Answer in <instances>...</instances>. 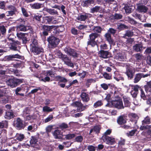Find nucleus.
Returning <instances> with one entry per match:
<instances>
[{"label":"nucleus","instance_id":"774afa93","mask_svg":"<svg viewBox=\"0 0 151 151\" xmlns=\"http://www.w3.org/2000/svg\"><path fill=\"white\" fill-rule=\"evenodd\" d=\"M116 31V30H115L114 29L112 28H109V29L108 30L107 32H109V34L110 33L114 35L115 34Z\"/></svg>","mask_w":151,"mask_h":151},{"label":"nucleus","instance_id":"13d9d810","mask_svg":"<svg viewBox=\"0 0 151 151\" xmlns=\"http://www.w3.org/2000/svg\"><path fill=\"white\" fill-rule=\"evenodd\" d=\"M136 131L137 130L136 129L132 130L129 133H127V135L129 137L133 136L135 134Z\"/></svg>","mask_w":151,"mask_h":151},{"label":"nucleus","instance_id":"473e14b6","mask_svg":"<svg viewBox=\"0 0 151 151\" xmlns=\"http://www.w3.org/2000/svg\"><path fill=\"white\" fill-rule=\"evenodd\" d=\"M136 122L134 121V122H132V121L130 123V125H124L122 126V128L124 129H132V128H134V127L132 126V124H136Z\"/></svg>","mask_w":151,"mask_h":151},{"label":"nucleus","instance_id":"a18cd8bd","mask_svg":"<svg viewBox=\"0 0 151 151\" xmlns=\"http://www.w3.org/2000/svg\"><path fill=\"white\" fill-rule=\"evenodd\" d=\"M37 142V140L35 137H32L30 140V142L32 146L33 147Z\"/></svg>","mask_w":151,"mask_h":151},{"label":"nucleus","instance_id":"7c9ffc66","mask_svg":"<svg viewBox=\"0 0 151 151\" xmlns=\"http://www.w3.org/2000/svg\"><path fill=\"white\" fill-rule=\"evenodd\" d=\"M117 122L119 124H122L126 123V119L123 116H120L117 119Z\"/></svg>","mask_w":151,"mask_h":151},{"label":"nucleus","instance_id":"a878e982","mask_svg":"<svg viewBox=\"0 0 151 151\" xmlns=\"http://www.w3.org/2000/svg\"><path fill=\"white\" fill-rule=\"evenodd\" d=\"M133 48L136 52H141L142 50V45L141 44H136L133 46Z\"/></svg>","mask_w":151,"mask_h":151},{"label":"nucleus","instance_id":"e2e57ef3","mask_svg":"<svg viewBox=\"0 0 151 151\" xmlns=\"http://www.w3.org/2000/svg\"><path fill=\"white\" fill-rule=\"evenodd\" d=\"M60 128L62 129H66L68 128V125L65 123H63L61 124L59 126Z\"/></svg>","mask_w":151,"mask_h":151},{"label":"nucleus","instance_id":"f3484780","mask_svg":"<svg viewBox=\"0 0 151 151\" xmlns=\"http://www.w3.org/2000/svg\"><path fill=\"white\" fill-rule=\"evenodd\" d=\"M54 26H48L47 25H44L43 26V29L42 32V34L44 36H47L48 35V32L50 31V30L52 29Z\"/></svg>","mask_w":151,"mask_h":151},{"label":"nucleus","instance_id":"9d476101","mask_svg":"<svg viewBox=\"0 0 151 151\" xmlns=\"http://www.w3.org/2000/svg\"><path fill=\"white\" fill-rule=\"evenodd\" d=\"M99 57L103 58H108L111 56V54L108 51L104 50H101L99 52Z\"/></svg>","mask_w":151,"mask_h":151},{"label":"nucleus","instance_id":"4468645a","mask_svg":"<svg viewBox=\"0 0 151 151\" xmlns=\"http://www.w3.org/2000/svg\"><path fill=\"white\" fill-rule=\"evenodd\" d=\"M17 35L19 39L22 40L23 43H26L27 41V34L19 32L17 33Z\"/></svg>","mask_w":151,"mask_h":151},{"label":"nucleus","instance_id":"338daca9","mask_svg":"<svg viewBox=\"0 0 151 151\" xmlns=\"http://www.w3.org/2000/svg\"><path fill=\"white\" fill-rule=\"evenodd\" d=\"M88 149L89 151H94L96 150V147L93 145H89L88 147Z\"/></svg>","mask_w":151,"mask_h":151},{"label":"nucleus","instance_id":"9b49d317","mask_svg":"<svg viewBox=\"0 0 151 151\" xmlns=\"http://www.w3.org/2000/svg\"><path fill=\"white\" fill-rule=\"evenodd\" d=\"M64 51L66 53L70 56H72L74 57L77 56V54L75 51L68 47H65Z\"/></svg>","mask_w":151,"mask_h":151},{"label":"nucleus","instance_id":"f03ea898","mask_svg":"<svg viewBox=\"0 0 151 151\" xmlns=\"http://www.w3.org/2000/svg\"><path fill=\"white\" fill-rule=\"evenodd\" d=\"M111 104L110 103L107 104L106 105V106L110 107L114 106L118 109H122L124 108L122 101L121 100L111 101Z\"/></svg>","mask_w":151,"mask_h":151},{"label":"nucleus","instance_id":"c9c22d12","mask_svg":"<svg viewBox=\"0 0 151 151\" xmlns=\"http://www.w3.org/2000/svg\"><path fill=\"white\" fill-rule=\"evenodd\" d=\"M37 42L36 39H33L32 40V43L30 45V49H32L33 47L37 46Z\"/></svg>","mask_w":151,"mask_h":151},{"label":"nucleus","instance_id":"b1692460","mask_svg":"<svg viewBox=\"0 0 151 151\" xmlns=\"http://www.w3.org/2000/svg\"><path fill=\"white\" fill-rule=\"evenodd\" d=\"M14 117V114L12 111H6L5 113L4 117L5 119H9L13 118Z\"/></svg>","mask_w":151,"mask_h":151},{"label":"nucleus","instance_id":"37998d69","mask_svg":"<svg viewBox=\"0 0 151 151\" xmlns=\"http://www.w3.org/2000/svg\"><path fill=\"white\" fill-rule=\"evenodd\" d=\"M124 9L126 13L129 14L131 12L132 9L127 5H126Z\"/></svg>","mask_w":151,"mask_h":151},{"label":"nucleus","instance_id":"dca6fc26","mask_svg":"<svg viewBox=\"0 0 151 151\" xmlns=\"http://www.w3.org/2000/svg\"><path fill=\"white\" fill-rule=\"evenodd\" d=\"M149 75L146 74L144 75L142 73H139L136 74L134 79V82L135 83H137L140 80L142 77L145 78L148 76Z\"/></svg>","mask_w":151,"mask_h":151},{"label":"nucleus","instance_id":"a211bd4d","mask_svg":"<svg viewBox=\"0 0 151 151\" xmlns=\"http://www.w3.org/2000/svg\"><path fill=\"white\" fill-rule=\"evenodd\" d=\"M90 14H80L78 15L76 19L80 21H85L86 20L88 19Z\"/></svg>","mask_w":151,"mask_h":151},{"label":"nucleus","instance_id":"6e6d98bb","mask_svg":"<svg viewBox=\"0 0 151 151\" xmlns=\"http://www.w3.org/2000/svg\"><path fill=\"white\" fill-rule=\"evenodd\" d=\"M75 134H68L65 135V138L68 139H71L75 137Z\"/></svg>","mask_w":151,"mask_h":151},{"label":"nucleus","instance_id":"2f4dec72","mask_svg":"<svg viewBox=\"0 0 151 151\" xmlns=\"http://www.w3.org/2000/svg\"><path fill=\"white\" fill-rule=\"evenodd\" d=\"M15 137L19 141H21L23 140L25 137V136L23 134L17 133L16 134Z\"/></svg>","mask_w":151,"mask_h":151},{"label":"nucleus","instance_id":"8fccbe9b","mask_svg":"<svg viewBox=\"0 0 151 151\" xmlns=\"http://www.w3.org/2000/svg\"><path fill=\"white\" fill-rule=\"evenodd\" d=\"M150 123V119L148 116H147L145 119L142 121V124H149Z\"/></svg>","mask_w":151,"mask_h":151},{"label":"nucleus","instance_id":"c03bdc74","mask_svg":"<svg viewBox=\"0 0 151 151\" xmlns=\"http://www.w3.org/2000/svg\"><path fill=\"white\" fill-rule=\"evenodd\" d=\"M133 17L136 19H138L140 21H142L141 18L142 16L139 14H137L136 12H134L132 15Z\"/></svg>","mask_w":151,"mask_h":151},{"label":"nucleus","instance_id":"4d7b16f0","mask_svg":"<svg viewBox=\"0 0 151 151\" xmlns=\"http://www.w3.org/2000/svg\"><path fill=\"white\" fill-rule=\"evenodd\" d=\"M114 19H120L122 18V16L120 14H115L114 16Z\"/></svg>","mask_w":151,"mask_h":151},{"label":"nucleus","instance_id":"69168bd1","mask_svg":"<svg viewBox=\"0 0 151 151\" xmlns=\"http://www.w3.org/2000/svg\"><path fill=\"white\" fill-rule=\"evenodd\" d=\"M75 139L76 141L78 142H81L82 141L83 138L82 136H79L76 137Z\"/></svg>","mask_w":151,"mask_h":151},{"label":"nucleus","instance_id":"0eeeda50","mask_svg":"<svg viewBox=\"0 0 151 151\" xmlns=\"http://www.w3.org/2000/svg\"><path fill=\"white\" fill-rule=\"evenodd\" d=\"M47 40L49 43L54 47H56L60 42V40L58 38L54 36L50 37L48 38Z\"/></svg>","mask_w":151,"mask_h":151},{"label":"nucleus","instance_id":"bb28decb","mask_svg":"<svg viewBox=\"0 0 151 151\" xmlns=\"http://www.w3.org/2000/svg\"><path fill=\"white\" fill-rule=\"evenodd\" d=\"M140 92L141 97L144 100H147V101H148V99H149L151 97V96H150L148 94L146 96L144 92L142 89H141Z\"/></svg>","mask_w":151,"mask_h":151},{"label":"nucleus","instance_id":"0e129e2a","mask_svg":"<svg viewBox=\"0 0 151 151\" xmlns=\"http://www.w3.org/2000/svg\"><path fill=\"white\" fill-rule=\"evenodd\" d=\"M151 128V126L147 125L145 126L142 125L140 127V129L142 130L148 129Z\"/></svg>","mask_w":151,"mask_h":151},{"label":"nucleus","instance_id":"052dcab7","mask_svg":"<svg viewBox=\"0 0 151 151\" xmlns=\"http://www.w3.org/2000/svg\"><path fill=\"white\" fill-rule=\"evenodd\" d=\"M105 99L108 101V103H110V104H111V101L110 102V100L111 99V95L110 94H107L106 95V97L105 98Z\"/></svg>","mask_w":151,"mask_h":151},{"label":"nucleus","instance_id":"f704fd0d","mask_svg":"<svg viewBox=\"0 0 151 151\" xmlns=\"http://www.w3.org/2000/svg\"><path fill=\"white\" fill-rule=\"evenodd\" d=\"M114 79L117 81H120L124 80V78L121 76L116 74L114 77Z\"/></svg>","mask_w":151,"mask_h":151},{"label":"nucleus","instance_id":"2eb2a0df","mask_svg":"<svg viewBox=\"0 0 151 151\" xmlns=\"http://www.w3.org/2000/svg\"><path fill=\"white\" fill-rule=\"evenodd\" d=\"M14 125L18 129H20L23 128V125L22 121L19 118H17L14 121Z\"/></svg>","mask_w":151,"mask_h":151},{"label":"nucleus","instance_id":"79ce46f5","mask_svg":"<svg viewBox=\"0 0 151 151\" xmlns=\"http://www.w3.org/2000/svg\"><path fill=\"white\" fill-rule=\"evenodd\" d=\"M132 89L135 92H136L138 93V91L139 89H141L140 87L138 85H132Z\"/></svg>","mask_w":151,"mask_h":151},{"label":"nucleus","instance_id":"09e8293b","mask_svg":"<svg viewBox=\"0 0 151 151\" xmlns=\"http://www.w3.org/2000/svg\"><path fill=\"white\" fill-rule=\"evenodd\" d=\"M1 46L2 47H7V45L9 43L8 41L7 40H4L2 41L1 42Z\"/></svg>","mask_w":151,"mask_h":151},{"label":"nucleus","instance_id":"393cba45","mask_svg":"<svg viewBox=\"0 0 151 151\" xmlns=\"http://www.w3.org/2000/svg\"><path fill=\"white\" fill-rule=\"evenodd\" d=\"M45 11L49 13L50 14L52 15H58V12L57 10L53 9L48 8H45Z\"/></svg>","mask_w":151,"mask_h":151},{"label":"nucleus","instance_id":"49530a36","mask_svg":"<svg viewBox=\"0 0 151 151\" xmlns=\"http://www.w3.org/2000/svg\"><path fill=\"white\" fill-rule=\"evenodd\" d=\"M117 28L119 30H122L127 28V27L123 24H120L117 26Z\"/></svg>","mask_w":151,"mask_h":151},{"label":"nucleus","instance_id":"680f3d73","mask_svg":"<svg viewBox=\"0 0 151 151\" xmlns=\"http://www.w3.org/2000/svg\"><path fill=\"white\" fill-rule=\"evenodd\" d=\"M53 116L52 115H49L47 117L45 120V122L47 123L51 121L53 119Z\"/></svg>","mask_w":151,"mask_h":151},{"label":"nucleus","instance_id":"5fc2aeb1","mask_svg":"<svg viewBox=\"0 0 151 151\" xmlns=\"http://www.w3.org/2000/svg\"><path fill=\"white\" fill-rule=\"evenodd\" d=\"M100 9V7L98 6H96L91 9V12L93 13L95 12H98Z\"/></svg>","mask_w":151,"mask_h":151},{"label":"nucleus","instance_id":"1a4fd4ad","mask_svg":"<svg viewBox=\"0 0 151 151\" xmlns=\"http://www.w3.org/2000/svg\"><path fill=\"white\" fill-rule=\"evenodd\" d=\"M102 138L104 142L109 145L113 144L115 142L114 138L108 136H103Z\"/></svg>","mask_w":151,"mask_h":151},{"label":"nucleus","instance_id":"412c9836","mask_svg":"<svg viewBox=\"0 0 151 151\" xmlns=\"http://www.w3.org/2000/svg\"><path fill=\"white\" fill-rule=\"evenodd\" d=\"M105 37L106 40L108 42L109 44H110L111 45H115V42L114 40L111 38V35L109 33V32H107L105 34Z\"/></svg>","mask_w":151,"mask_h":151},{"label":"nucleus","instance_id":"6e6552de","mask_svg":"<svg viewBox=\"0 0 151 151\" xmlns=\"http://www.w3.org/2000/svg\"><path fill=\"white\" fill-rule=\"evenodd\" d=\"M136 10L139 12L143 13H146L148 10V8L144 5L138 4H136Z\"/></svg>","mask_w":151,"mask_h":151},{"label":"nucleus","instance_id":"bf43d9fd","mask_svg":"<svg viewBox=\"0 0 151 151\" xmlns=\"http://www.w3.org/2000/svg\"><path fill=\"white\" fill-rule=\"evenodd\" d=\"M95 81L94 80L92 79H88L87 80V82L86 83V85L88 87L89 86V85L91 84L93 82Z\"/></svg>","mask_w":151,"mask_h":151},{"label":"nucleus","instance_id":"58836bf2","mask_svg":"<svg viewBox=\"0 0 151 151\" xmlns=\"http://www.w3.org/2000/svg\"><path fill=\"white\" fill-rule=\"evenodd\" d=\"M44 20L47 21V22L50 23L52 22L54 19V17L51 16H46L43 17Z\"/></svg>","mask_w":151,"mask_h":151},{"label":"nucleus","instance_id":"423d86ee","mask_svg":"<svg viewBox=\"0 0 151 151\" xmlns=\"http://www.w3.org/2000/svg\"><path fill=\"white\" fill-rule=\"evenodd\" d=\"M60 58L64 62V63L67 65L68 66L73 68L74 65L72 63L70 59L67 56V55H63L61 54L60 55Z\"/></svg>","mask_w":151,"mask_h":151},{"label":"nucleus","instance_id":"5701e85b","mask_svg":"<svg viewBox=\"0 0 151 151\" xmlns=\"http://www.w3.org/2000/svg\"><path fill=\"white\" fill-rule=\"evenodd\" d=\"M81 96L82 100L84 102H87L89 100L88 94L85 92H82Z\"/></svg>","mask_w":151,"mask_h":151},{"label":"nucleus","instance_id":"a19ab883","mask_svg":"<svg viewBox=\"0 0 151 151\" xmlns=\"http://www.w3.org/2000/svg\"><path fill=\"white\" fill-rule=\"evenodd\" d=\"M145 90L150 96H151V86H145Z\"/></svg>","mask_w":151,"mask_h":151},{"label":"nucleus","instance_id":"cd10ccee","mask_svg":"<svg viewBox=\"0 0 151 151\" xmlns=\"http://www.w3.org/2000/svg\"><path fill=\"white\" fill-rule=\"evenodd\" d=\"M73 106H76L78 107L77 109L79 111H82L83 109H82V104L80 102H74L73 104Z\"/></svg>","mask_w":151,"mask_h":151},{"label":"nucleus","instance_id":"3c124183","mask_svg":"<svg viewBox=\"0 0 151 151\" xmlns=\"http://www.w3.org/2000/svg\"><path fill=\"white\" fill-rule=\"evenodd\" d=\"M135 57L137 60L138 61L141 60L143 58L142 55L139 53L136 54L135 55Z\"/></svg>","mask_w":151,"mask_h":151},{"label":"nucleus","instance_id":"aec40b11","mask_svg":"<svg viewBox=\"0 0 151 151\" xmlns=\"http://www.w3.org/2000/svg\"><path fill=\"white\" fill-rule=\"evenodd\" d=\"M53 134L55 139H60L63 137L62 133L59 129L55 130L53 132Z\"/></svg>","mask_w":151,"mask_h":151},{"label":"nucleus","instance_id":"f8f14e48","mask_svg":"<svg viewBox=\"0 0 151 151\" xmlns=\"http://www.w3.org/2000/svg\"><path fill=\"white\" fill-rule=\"evenodd\" d=\"M135 71V68L132 66H130L127 68L126 74L128 77L131 78L133 77V74Z\"/></svg>","mask_w":151,"mask_h":151},{"label":"nucleus","instance_id":"6ab92c4d","mask_svg":"<svg viewBox=\"0 0 151 151\" xmlns=\"http://www.w3.org/2000/svg\"><path fill=\"white\" fill-rule=\"evenodd\" d=\"M16 37L13 34H10L7 39L9 43H12V42H16L17 44H20V42L18 41L15 40Z\"/></svg>","mask_w":151,"mask_h":151},{"label":"nucleus","instance_id":"ea45409f","mask_svg":"<svg viewBox=\"0 0 151 151\" xmlns=\"http://www.w3.org/2000/svg\"><path fill=\"white\" fill-rule=\"evenodd\" d=\"M53 109L47 106H44L43 107V111L45 112H50L52 111Z\"/></svg>","mask_w":151,"mask_h":151},{"label":"nucleus","instance_id":"4be33fe9","mask_svg":"<svg viewBox=\"0 0 151 151\" xmlns=\"http://www.w3.org/2000/svg\"><path fill=\"white\" fill-rule=\"evenodd\" d=\"M32 52L35 55H38L40 52H42L43 51V50L41 47H38L37 46L33 47L32 49Z\"/></svg>","mask_w":151,"mask_h":151},{"label":"nucleus","instance_id":"c85d7f7f","mask_svg":"<svg viewBox=\"0 0 151 151\" xmlns=\"http://www.w3.org/2000/svg\"><path fill=\"white\" fill-rule=\"evenodd\" d=\"M9 43L11 45L10 47L11 49L14 51L18 50V49L19 48V46L17 45L18 44H17L15 42H12V43Z\"/></svg>","mask_w":151,"mask_h":151},{"label":"nucleus","instance_id":"c756f323","mask_svg":"<svg viewBox=\"0 0 151 151\" xmlns=\"http://www.w3.org/2000/svg\"><path fill=\"white\" fill-rule=\"evenodd\" d=\"M94 2L93 0H87L83 1L82 4L84 6H88Z\"/></svg>","mask_w":151,"mask_h":151},{"label":"nucleus","instance_id":"603ef678","mask_svg":"<svg viewBox=\"0 0 151 151\" xmlns=\"http://www.w3.org/2000/svg\"><path fill=\"white\" fill-rule=\"evenodd\" d=\"M102 104L103 103L101 101H98L94 104L93 106L96 108L101 106Z\"/></svg>","mask_w":151,"mask_h":151},{"label":"nucleus","instance_id":"ddd939ff","mask_svg":"<svg viewBox=\"0 0 151 151\" xmlns=\"http://www.w3.org/2000/svg\"><path fill=\"white\" fill-rule=\"evenodd\" d=\"M114 58L119 61H124L126 59V55L124 52L118 53L115 56Z\"/></svg>","mask_w":151,"mask_h":151},{"label":"nucleus","instance_id":"e433bc0d","mask_svg":"<svg viewBox=\"0 0 151 151\" xmlns=\"http://www.w3.org/2000/svg\"><path fill=\"white\" fill-rule=\"evenodd\" d=\"M8 126V122L6 121H3L0 122V128L6 127Z\"/></svg>","mask_w":151,"mask_h":151},{"label":"nucleus","instance_id":"4c0bfd02","mask_svg":"<svg viewBox=\"0 0 151 151\" xmlns=\"http://www.w3.org/2000/svg\"><path fill=\"white\" fill-rule=\"evenodd\" d=\"M56 78L58 81L60 82L65 83L67 81V80L65 78L60 76H57Z\"/></svg>","mask_w":151,"mask_h":151},{"label":"nucleus","instance_id":"72a5a7b5","mask_svg":"<svg viewBox=\"0 0 151 151\" xmlns=\"http://www.w3.org/2000/svg\"><path fill=\"white\" fill-rule=\"evenodd\" d=\"M42 5V4H40L37 3H35L33 4H30L31 7L32 9H40Z\"/></svg>","mask_w":151,"mask_h":151},{"label":"nucleus","instance_id":"20e7f679","mask_svg":"<svg viewBox=\"0 0 151 151\" xmlns=\"http://www.w3.org/2000/svg\"><path fill=\"white\" fill-rule=\"evenodd\" d=\"M98 35L96 33H92L89 35V39L88 41V45H90L92 47H94L96 45L95 39L98 36Z\"/></svg>","mask_w":151,"mask_h":151},{"label":"nucleus","instance_id":"39448f33","mask_svg":"<svg viewBox=\"0 0 151 151\" xmlns=\"http://www.w3.org/2000/svg\"><path fill=\"white\" fill-rule=\"evenodd\" d=\"M17 31H26L29 30L30 33H32L33 32V29L30 26H26L22 24H20L17 27Z\"/></svg>","mask_w":151,"mask_h":151},{"label":"nucleus","instance_id":"de8ad7c7","mask_svg":"<svg viewBox=\"0 0 151 151\" xmlns=\"http://www.w3.org/2000/svg\"><path fill=\"white\" fill-rule=\"evenodd\" d=\"M124 104L125 106L128 107L130 106V102H129V99L127 98H124Z\"/></svg>","mask_w":151,"mask_h":151},{"label":"nucleus","instance_id":"f257e3e1","mask_svg":"<svg viewBox=\"0 0 151 151\" xmlns=\"http://www.w3.org/2000/svg\"><path fill=\"white\" fill-rule=\"evenodd\" d=\"M54 74L51 70H47L45 71L43 74H42L38 77L39 80L44 82L50 81V78L49 76L51 77H53Z\"/></svg>","mask_w":151,"mask_h":151},{"label":"nucleus","instance_id":"864d4df0","mask_svg":"<svg viewBox=\"0 0 151 151\" xmlns=\"http://www.w3.org/2000/svg\"><path fill=\"white\" fill-rule=\"evenodd\" d=\"M93 31L95 32L100 33L101 31V28L99 27H95L93 29Z\"/></svg>","mask_w":151,"mask_h":151},{"label":"nucleus","instance_id":"7ed1b4c3","mask_svg":"<svg viewBox=\"0 0 151 151\" xmlns=\"http://www.w3.org/2000/svg\"><path fill=\"white\" fill-rule=\"evenodd\" d=\"M22 82V80L16 78L10 79L6 81L7 85L12 88L16 86Z\"/></svg>","mask_w":151,"mask_h":151}]
</instances>
